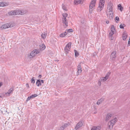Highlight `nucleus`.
Segmentation results:
<instances>
[{"mask_svg": "<svg viewBox=\"0 0 130 130\" xmlns=\"http://www.w3.org/2000/svg\"><path fill=\"white\" fill-rule=\"evenodd\" d=\"M28 12L26 10H16L12 11L8 13L10 15H15L17 14L22 15L25 14Z\"/></svg>", "mask_w": 130, "mask_h": 130, "instance_id": "obj_1", "label": "nucleus"}, {"mask_svg": "<svg viewBox=\"0 0 130 130\" xmlns=\"http://www.w3.org/2000/svg\"><path fill=\"white\" fill-rule=\"evenodd\" d=\"M117 120V119L115 117L114 119L111 120L109 122L108 124V127L107 128V130H110L112 128L114 125L115 123Z\"/></svg>", "mask_w": 130, "mask_h": 130, "instance_id": "obj_2", "label": "nucleus"}, {"mask_svg": "<svg viewBox=\"0 0 130 130\" xmlns=\"http://www.w3.org/2000/svg\"><path fill=\"white\" fill-rule=\"evenodd\" d=\"M68 15V14L66 13H63L62 14L63 16L62 18V23L63 26L65 27H67L68 25V21L66 19V18Z\"/></svg>", "mask_w": 130, "mask_h": 130, "instance_id": "obj_3", "label": "nucleus"}, {"mask_svg": "<svg viewBox=\"0 0 130 130\" xmlns=\"http://www.w3.org/2000/svg\"><path fill=\"white\" fill-rule=\"evenodd\" d=\"M105 2V0H100L99 6L97 9L98 12H100L103 9Z\"/></svg>", "mask_w": 130, "mask_h": 130, "instance_id": "obj_4", "label": "nucleus"}, {"mask_svg": "<svg viewBox=\"0 0 130 130\" xmlns=\"http://www.w3.org/2000/svg\"><path fill=\"white\" fill-rule=\"evenodd\" d=\"M96 0H92L89 5L90 12H91L93 10L95 9Z\"/></svg>", "mask_w": 130, "mask_h": 130, "instance_id": "obj_5", "label": "nucleus"}, {"mask_svg": "<svg viewBox=\"0 0 130 130\" xmlns=\"http://www.w3.org/2000/svg\"><path fill=\"white\" fill-rule=\"evenodd\" d=\"M14 26V24L12 23H9L4 24L0 27V28L1 29H5L9 28H11L13 27Z\"/></svg>", "mask_w": 130, "mask_h": 130, "instance_id": "obj_6", "label": "nucleus"}, {"mask_svg": "<svg viewBox=\"0 0 130 130\" xmlns=\"http://www.w3.org/2000/svg\"><path fill=\"white\" fill-rule=\"evenodd\" d=\"M113 6L112 3L110 2L109 3L107 6L106 11H113Z\"/></svg>", "mask_w": 130, "mask_h": 130, "instance_id": "obj_7", "label": "nucleus"}, {"mask_svg": "<svg viewBox=\"0 0 130 130\" xmlns=\"http://www.w3.org/2000/svg\"><path fill=\"white\" fill-rule=\"evenodd\" d=\"M39 53V51L38 50H35L32 51L30 54L29 57L30 58H31L37 54Z\"/></svg>", "mask_w": 130, "mask_h": 130, "instance_id": "obj_8", "label": "nucleus"}, {"mask_svg": "<svg viewBox=\"0 0 130 130\" xmlns=\"http://www.w3.org/2000/svg\"><path fill=\"white\" fill-rule=\"evenodd\" d=\"M106 14L107 17L110 19H112L113 17V11H106Z\"/></svg>", "mask_w": 130, "mask_h": 130, "instance_id": "obj_9", "label": "nucleus"}, {"mask_svg": "<svg viewBox=\"0 0 130 130\" xmlns=\"http://www.w3.org/2000/svg\"><path fill=\"white\" fill-rule=\"evenodd\" d=\"M71 43L70 42L68 43L66 45L64 48V51L68 53L69 51H70L71 47Z\"/></svg>", "mask_w": 130, "mask_h": 130, "instance_id": "obj_10", "label": "nucleus"}, {"mask_svg": "<svg viewBox=\"0 0 130 130\" xmlns=\"http://www.w3.org/2000/svg\"><path fill=\"white\" fill-rule=\"evenodd\" d=\"M110 74V72H108L106 75L105 77H102L100 78L101 82L105 81L108 78Z\"/></svg>", "mask_w": 130, "mask_h": 130, "instance_id": "obj_11", "label": "nucleus"}, {"mask_svg": "<svg viewBox=\"0 0 130 130\" xmlns=\"http://www.w3.org/2000/svg\"><path fill=\"white\" fill-rule=\"evenodd\" d=\"M117 57V52L116 51H113L110 55V59L112 60H114Z\"/></svg>", "mask_w": 130, "mask_h": 130, "instance_id": "obj_12", "label": "nucleus"}, {"mask_svg": "<svg viewBox=\"0 0 130 130\" xmlns=\"http://www.w3.org/2000/svg\"><path fill=\"white\" fill-rule=\"evenodd\" d=\"M83 124L82 122H79L75 126V129L76 130L78 129L80 127H81L82 126Z\"/></svg>", "mask_w": 130, "mask_h": 130, "instance_id": "obj_13", "label": "nucleus"}, {"mask_svg": "<svg viewBox=\"0 0 130 130\" xmlns=\"http://www.w3.org/2000/svg\"><path fill=\"white\" fill-rule=\"evenodd\" d=\"M84 0H74V3L75 5H77L78 4L83 3Z\"/></svg>", "mask_w": 130, "mask_h": 130, "instance_id": "obj_14", "label": "nucleus"}, {"mask_svg": "<svg viewBox=\"0 0 130 130\" xmlns=\"http://www.w3.org/2000/svg\"><path fill=\"white\" fill-rule=\"evenodd\" d=\"M112 115L109 113H108L107 114L106 116L105 119L106 121H108L111 117Z\"/></svg>", "mask_w": 130, "mask_h": 130, "instance_id": "obj_15", "label": "nucleus"}, {"mask_svg": "<svg viewBox=\"0 0 130 130\" xmlns=\"http://www.w3.org/2000/svg\"><path fill=\"white\" fill-rule=\"evenodd\" d=\"M101 128V127L100 126H93L92 127L91 130H100Z\"/></svg>", "mask_w": 130, "mask_h": 130, "instance_id": "obj_16", "label": "nucleus"}, {"mask_svg": "<svg viewBox=\"0 0 130 130\" xmlns=\"http://www.w3.org/2000/svg\"><path fill=\"white\" fill-rule=\"evenodd\" d=\"M104 98H102L100 99L96 103V104L98 105L100 104L101 102L104 101Z\"/></svg>", "mask_w": 130, "mask_h": 130, "instance_id": "obj_17", "label": "nucleus"}, {"mask_svg": "<svg viewBox=\"0 0 130 130\" xmlns=\"http://www.w3.org/2000/svg\"><path fill=\"white\" fill-rule=\"evenodd\" d=\"M127 36V34L125 32H124L123 34L122 37L123 40H125L126 39Z\"/></svg>", "mask_w": 130, "mask_h": 130, "instance_id": "obj_18", "label": "nucleus"}, {"mask_svg": "<svg viewBox=\"0 0 130 130\" xmlns=\"http://www.w3.org/2000/svg\"><path fill=\"white\" fill-rule=\"evenodd\" d=\"M115 33L110 31L109 33V37L110 39L111 40H112L113 39V37H112V36Z\"/></svg>", "mask_w": 130, "mask_h": 130, "instance_id": "obj_19", "label": "nucleus"}, {"mask_svg": "<svg viewBox=\"0 0 130 130\" xmlns=\"http://www.w3.org/2000/svg\"><path fill=\"white\" fill-rule=\"evenodd\" d=\"M8 5V4L6 3L2 2L0 3V7Z\"/></svg>", "mask_w": 130, "mask_h": 130, "instance_id": "obj_20", "label": "nucleus"}, {"mask_svg": "<svg viewBox=\"0 0 130 130\" xmlns=\"http://www.w3.org/2000/svg\"><path fill=\"white\" fill-rule=\"evenodd\" d=\"M78 71L79 72H81L82 71V69L80 63L77 66Z\"/></svg>", "mask_w": 130, "mask_h": 130, "instance_id": "obj_21", "label": "nucleus"}, {"mask_svg": "<svg viewBox=\"0 0 130 130\" xmlns=\"http://www.w3.org/2000/svg\"><path fill=\"white\" fill-rule=\"evenodd\" d=\"M36 85L38 87H39L41 85V80L38 79L37 80V81L36 82Z\"/></svg>", "mask_w": 130, "mask_h": 130, "instance_id": "obj_22", "label": "nucleus"}, {"mask_svg": "<svg viewBox=\"0 0 130 130\" xmlns=\"http://www.w3.org/2000/svg\"><path fill=\"white\" fill-rule=\"evenodd\" d=\"M14 90V88H11L9 89V90L8 92L6 93L5 94H8L9 95Z\"/></svg>", "mask_w": 130, "mask_h": 130, "instance_id": "obj_23", "label": "nucleus"}, {"mask_svg": "<svg viewBox=\"0 0 130 130\" xmlns=\"http://www.w3.org/2000/svg\"><path fill=\"white\" fill-rule=\"evenodd\" d=\"M111 31L115 33V29L113 25H112L111 28Z\"/></svg>", "mask_w": 130, "mask_h": 130, "instance_id": "obj_24", "label": "nucleus"}, {"mask_svg": "<svg viewBox=\"0 0 130 130\" xmlns=\"http://www.w3.org/2000/svg\"><path fill=\"white\" fill-rule=\"evenodd\" d=\"M73 30L72 29H67L65 31V33H67L68 34V32H73Z\"/></svg>", "mask_w": 130, "mask_h": 130, "instance_id": "obj_25", "label": "nucleus"}, {"mask_svg": "<svg viewBox=\"0 0 130 130\" xmlns=\"http://www.w3.org/2000/svg\"><path fill=\"white\" fill-rule=\"evenodd\" d=\"M47 36V34L44 32L41 35V36L42 37L43 39L45 38Z\"/></svg>", "mask_w": 130, "mask_h": 130, "instance_id": "obj_26", "label": "nucleus"}, {"mask_svg": "<svg viewBox=\"0 0 130 130\" xmlns=\"http://www.w3.org/2000/svg\"><path fill=\"white\" fill-rule=\"evenodd\" d=\"M67 34V33H65V32H64V33H63L61 34L59 36L60 37H65V36H66Z\"/></svg>", "mask_w": 130, "mask_h": 130, "instance_id": "obj_27", "label": "nucleus"}, {"mask_svg": "<svg viewBox=\"0 0 130 130\" xmlns=\"http://www.w3.org/2000/svg\"><path fill=\"white\" fill-rule=\"evenodd\" d=\"M118 9L120 10L121 11H122L123 10V8L121 6L120 4H119L118 6Z\"/></svg>", "mask_w": 130, "mask_h": 130, "instance_id": "obj_28", "label": "nucleus"}, {"mask_svg": "<svg viewBox=\"0 0 130 130\" xmlns=\"http://www.w3.org/2000/svg\"><path fill=\"white\" fill-rule=\"evenodd\" d=\"M74 51L75 52V55L76 57H77L79 55V54L78 52L76 50H74Z\"/></svg>", "mask_w": 130, "mask_h": 130, "instance_id": "obj_29", "label": "nucleus"}, {"mask_svg": "<svg viewBox=\"0 0 130 130\" xmlns=\"http://www.w3.org/2000/svg\"><path fill=\"white\" fill-rule=\"evenodd\" d=\"M62 8L63 9V10H65L66 11L67 10V8L66 7V6H65V5H64L62 4Z\"/></svg>", "mask_w": 130, "mask_h": 130, "instance_id": "obj_30", "label": "nucleus"}, {"mask_svg": "<svg viewBox=\"0 0 130 130\" xmlns=\"http://www.w3.org/2000/svg\"><path fill=\"white\" fill-rule=\"evenodd\" d=\"M35 79L34 77H32L31 80V83L34 84L35 83Z\"/></svg>", "mask_w": 130, "mask_h": 130, "instance_id": "obj_31", "label": "nucleus"}, {"mask_svg": "<svg viewBox=\"0 0 130 130\" xmlns=\"http://www.w3.org/2000/svg\"><path fill=\"white\" fill-rule=\"evenodd\" d=\"M125 25L124 24H121L120 25V27L121 28H124V26Z\"/></svg>", "mask_w": 130, "mask_h": 130, "instance_id": "obj_32", "label": "nucleus"}, {"mask_svg": "<svg viewBox=\"0 0 130 130\" xmlns=\"http://www.w3.org/2000/svg\"><path fill=\"white\" fill-rule=\"evenodd\" d=\"M67 124H64L63 126H62L61 127V129L63 130L66 126Z\"/></svg>", "mask_w": 130, "mask_h": 130, "instance_id": "obj_33", "label": "nucleus"}, {"mask_svg": "<svg viewBox=\"0 0 130 130\" xmlns=\"http://www.w3.org/2000/svg\"><path fill=\"white\" fill-rule=\"evenodd\" d=\"M38 96V95L37 94H32L31 95V98H34L35 97L37 96Z\"/></svg>", "mask_w": 130, "mask_h": 130, "instance_id": "obj_34", "label": "nucleus"}, {"mask_svg": "<svg viewBox=\"0 0 130 130\" xmlns=\"http://www.w3.org/2000/svg\"><path fill=\"white\" fill-rule=\"evenodd\" d=\"M32 98H31V96H28L26 100V101H29Z\"/></svg>", "mask_w": 130, "mask_h": 130, "instance_id": "obj_35", "label": "nucleus"}, {"mask_svg": "<svg viewBox=\"0 0 130 130\" xmlns=\"http://www.w3.org/2000/svg\"><path fill=\"white\" fill-rule=\"evenodd\" d=\"M115 20L117 21L119 20V19L118 17H116L115 18Z\"/></svg>", "mask_w": 130, "mask_h": 130, "instance_id": "obj_36", "label": "nucleus"}, {"mask_svg": "<svg viewBox=\"0 0 130 130\" xmlns=\"http://www.w3.org/2000/svg\"><path fill=\"white\" fill-rule=\"evenodd\" d=\"M42 49L43 50H44L45 48V46L44 44H42Z\"/></svg>", "mask_w": 130, "mask_h": 130, "instance_id": "obj_37", "label": "nucleus"}, {"mask_svg": "<svg viewBox=\"0 0 130 130\" xmlns=\"http://www.w3.org/2000/svg\"><path fill=\"white\" fill-rule=\"evenodd\" d=\"M26 86L27 88H29V86L28 84H26Z\"/></svg>", "mask_w": 130, "mask_h": 130, "instance_id": "obj_38", "label": "nucleus"}, {"mask_svg": "<svg viewBox=\"0 0 130 130\" xmlns=\"http://www.w3.org/2000/svg\"><path fill=\"white\" fill-rule=\"evenodd\" d=\"M128 45H130V38H129V40L128 41Z\"/></svg>", "mask_w": 130, "mask_h": 130, "instance_id": "obj_39", "label": "nucleus"}, {"mask_svg": "<svg viewBox=\"0 0 130 130\" xmlns=\"http://www.w3.org/2000/svg\"><path fill=\"white\" fill-rule=\"evenodd\" d=\"M98 84L99 85V86H100L101 84V81H99L98 82Z\"/></svg>", "mask_w": 130, "mask_h": 130, "instance_id": "obj_40", "label": "nucleus"}, {"mask_svg": "<svg viewBox=\"0 0 130 130\" xmlns=\"http://www.w3.org/2000/svg\"><path fill=\"white\" fill-rule=\"evenodd\" d=\"M42 77V76L41 75H40L38 76V77L39 78H41Z\"/></svg>", "mask_w": 130, "mask_h": 130, "instance_id": "obj_41", "label": "nucleus"}, {"mask_svg": "<svg viewBox=\"0 0 130 130\" xmlns=\"http://www.w3.org/2000/svg\"><path fill=\"white\" fill-rule=\"evenodd\" d=\"M42 82V83H44V81L42 80H41V82Z\"/></svg>", "mask_w": 130, "mask_h": 130, "instance_id": "obj_42", "label": "nucleus"}, {"mask_svg": "<svg viewBox=\"0 0 130 130\" xmlns=\"http://www.w3.org/2000/svg\"><path fill=\"white\" fill-rule=\"evenodd\" d=\"M106 23L108 24L109 23V22L108 21H107L106 22Z\"/></svg>", "mask_w": 130, "mask_h": 130, "instance_id": "obj_43", "label": "nucleus"}, {"mask_svg": "<svg viewBox=\"0 0 130 130\" xmlns=\"http://www.w3.org/2000/svg\"><path fill=\"white\" fill-rule=\"evenodd\" d=\"M2 83H0V87H1V86H2Z\"/></svg>", "mask_w": 130, "mask_h": 130, "instance_id": "obj_44", "label": "nucleus"}, {"mask_svg": "<svg viewBox=\"0 0 130 130\" xmlns=\"http://www.w3.org/2000/svg\"><path fill=\"white\" fill-rule=\"evenodd\" d=\"M96 55V54H93V56H95Z\"/></svg>", "mask_w": 130, "mask_h": 130, "instance_id": "obj_45", "label": "nucleus"}, {"mask_svg": "<svg viewBox=\"0 0 130 130\" xmlns=\"http://www.w3.org/2000/svg\"><path fill=\"white\" fill-rule=\"evenodd\" d=\"M56 61L58 62V60H56Z\"/></svg>", "mask_w": 130, "mask_h": 130, "instance_id": "obj_46", "label": "nucleus"}, {"mask_svg": "<svg viewBox=\"0 0 130 130\" xmlns=\"http://www.w3.org/2000/svg\"><path fill=\"white\" fill-rule=\"evenodd\" d=\"M96 113V112H94V113Z\"/></svg>", "mask_w": 130, "mask_h": 130, "instance_id": "obj_47", "label": "nucleus"}, {"mask_svg": "<svg viewBox=\"0 0 130 130\" xmlns=\"http://www.w3.org/2000/svg\"><path fill=\"white\" fill-rule=\"evenodd\" d=\"M129 8L130 9V7H129Z\"/></svg>", "mask_w": 130, "mask_h": 130, "instance_id": "obj_48", "label": "nucleus"}]
</instances>
